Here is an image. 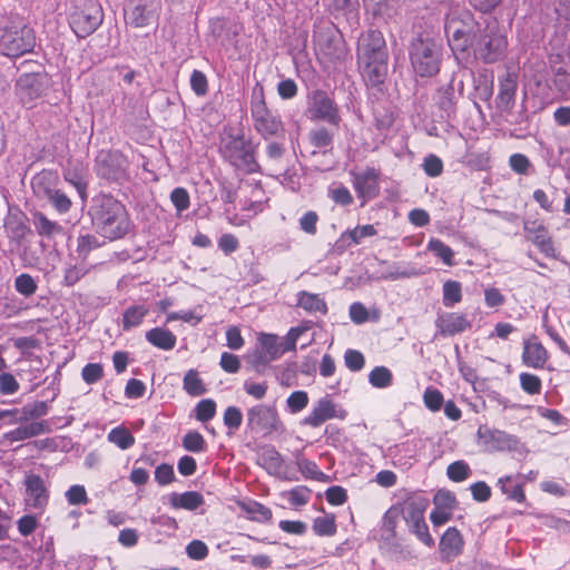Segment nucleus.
Wrapping results in <instances>:
<instances>
[{
    "mask_svg": "<svg viewBox=\"0 0 570 570\" xmlns=\"http://www.w3.org/2000/svg\"><path fill=\"white\" fill-rule=\"evenodd\" d=\"M108 441L116 444L121 450H127L134 445L135 438L128 429L124 426H117L109 432Z\"/></svg>",
    "mask_w": 570,
    "mask_h": 570,
    "instance_id": "obj_38",
    "label": "nucleus"
},
{
    "mask_svg": "<svg viewBox=\"0 0 570 570\" xmlns=\"http://www.w3.org/2000/svg\"><path fill=\"white\" fill-rule=\"evenodd\" d=\"M14 287L19 294H21L26 297L32 296L38 289V285H37L36 281L33 279V277L26 273L20 274L16 278Z\"/></svg>",
    "mask_w": 570,
    "mask_h": 570,
    "instance_id": "obj_45",
    "label": "nucleus"
},
{
    "mask_svg": "<svg viewBox=\"0 0 570 570\" xmlns=\"http://www.w3.org/2000/svg\"><path fill=\"white\" fill-rule=\"evenodd\" d=\"M308 404V395L305 391H294L286 400L291 413H298Z\"/></svg>",
    "mask_w": 570,
    "mask_h": 570,
    "instance_id": "obj_49",
    "label": "nucleus"
},
{
    "mask_svg": "<svg viewBox=\"0 0 570 570\" xmlns=\"http://www.w3.org/2000/svg\"><path fill=\"white\" fill-rule=\"evenodd\" d=\"M146 340L153 346L164 351L173 350L177 342L176 335L164 327H154L146 332Z\"/></svg>",
    "mask_w": 570,
    "mask_h": 570,
    "instance_id": "obj_27",
    "label": "nucleus"
},
{
    "mask_svg": "<svg viewBox=\"0 0 570 570\" xmlns=\"http://www.w3.org/2000/svg\"><path fill=\"white\" fill-rule=\"evenodd\" d=\"M330 197L335 204L341 206H347L353 203V196L345 186L330 189Z\"/></svg>",
    "mask_w": 570,
    "mask_h": 570,
    "instance_id": "obj_63",
    "label": "nucleus"
},
{
    "mask_svg": "<svg viewBox=\"0 0 570 570\" xmlns=\"http://www.w3.org/2000/svg\"><path fill=\"white\" fill-rule=\"evenodd\" d=\"M16 92L23 105H30L41 95V86L35 75H22L16 85Z\"/></svg>",
    "mask_w": 570,
    "mask_h": 570,
    "instance_id": "obj_23",
    "label": "nucleus"
},
{
    "mask_svg": "<svg viewBox=\"0 0 570 570\" xmlns=\"http://www.w3.org/2000/svg\"><path fill=\"white\" fill-rule=\"evenodd\" d=\"M184 390L191 396H200L207 392L199 373L191 368L184 376Z\"/></svg>",
    "mask_w": 570,
    "mask_h": 570,
    "instance_id": "obj_33",
    "label": "nucleus"
},
{
    "mask_svg": "<svg viewBox=\"0 0 570 570\" xmlns=\"http://www.w3.org/2000/svg\"><path fill=\"white\" fill-rule=\"evenodd\" d=\"M478 436L483 440L490 451H504L517 448L518 439L504 431L490 429L481 425L478 430Z\"/></svg>",
    "mask_w": 570,
    "mask_h": 570,
    "instance_id": "obj_15",
    "label": "nucleus"
},
{
    "mask_svg": "<svg viewBox=\"0 0 570 570\" xmlns=\"http://www.w3.org/2000/svg\"><path fill=\"white\" fill-rule=\"evenodd\" d=\"M353 186L361 198H374L379 194L380 173L375 168L368 167L362 173L351 171Z\"/></svg>",
    "mask_w": 570,
    "mask_h": 570,
    "instance_id": "obj_16",
    "label": "nucleus"
},
{
    "mask_svg": "<svg viewBox=\"0 0 570 570\" xmlns=\"http://www.w3.org/2000/svg\"><path fill=\"white\" fill-rule=\"evenodd\" d=\"M435 104L441 111V118L450 120L456 116V99L454 97L453 79L436 90Z\"/></svg>",
    "mask_w": 570,
    "mask_h": 570,
    "instance_id": "obj_22",
    "label": "nucleus"
},
{
    "mask_svg": "<svg viewBox=\"0 0 570 570\" xmlns=\"http://www.w3.org/2000/svg\"><path fill=\"white\" fill-rule=\"evenodd\" d=\"M97 233L109 240L125 237L130 229V219L126 207L112 196L97 197L89 209Z\"/></svg>",
    "mask_w": 570,
    "mask_h": 570,
    "instance_id": "obj_2",
    "label": "nucleus"
},
{
    "mask_svg": "<svg viewBox=\"0 0 570 570\" xmlns=\"http://www.w3.org/2000/svg\"><path fill=\"white\" fill-rule=\"evenodd\" d=\"M294 507L305 505L311 497V490L306 487H296L284 494Z\"/></svg>",
    "mask_w": 570,
    "mask_h": 570,
    "instance_id": "obj_50",
    "label": "nucleus"
},
{
    "mask_svg": "<svg viewBox=\"0 0 570 570\" xmlns=\"http://www.w3.org/2000/svg\"><path fill=\"white\" fill-rule=\"evenodd\" d=\"M423 400L425 406L433 412L439 411L444 402L442 393L439 390L431 387L425 390Z\"/></svg>",
    "mask_w": 570,
    "mask_h": 570,
    "instance_id": "obj_55",
    "label": "nucleus"
},
{
    "mask_svg": "<svg viewBox=\"0 0 570 570\" xmlns=\"http://www.w3.org/2000/svg\"><path fill=\"white\" fill-rule=\"evenodd\" d=\"M424 173L430 177H438L443 171V163L435 155H429L423 163Z\"/></svg>",
    "mask_w": 570,
    "mask_h": 570,
    "instance_id": "obj_60",
    "label": "nucleus"
},
{
    "mask_svg": "<svg viewBox=\"0 0 570 570\" xmlns=\"http://www.w3.org/2000/svg\"><path fill=\"white\" fill-rule=\"evenodd\" d=\"M258 460L261 465L272 475L279 474L284 464L281 453L274 446L264 448Z\"/></svg>",
    "mask_w": 570,
    "mask_h": 570,
    "instance_id": "obj_29",
    "label": "nucleus"
},
{
    "mask_svg": "<svg viewBox=\"0 0 570 570\" xmlns=\"http://www.w3.org/2000/svg\"><path fill=\"white\" fill-rule=\"evenodd\" d=\"M243 422L242 411L236 406H228L224 412V424L229 431H236Z\"/></svg>",
    "mask_w": 570,
    "mask_h": 570,
    "instance_id": "obj_52",
    "label": "nucleus"
},
{
    "mask_svg": "<svg viewBox=\"0 0 570 570\" xmlns=\"http://www.w3.org/2000/svg\"><path fill=\"white\" fill-rule=\"evenodd\" d=\"M183 446L186 451L199 453L205 451L206 441L197 431H189L183 438Z\"/></svg>",
    "mask_w": 570,
    "mask_h": 570,
    "instance_id": "obj_44",
    "label": "nucleus"
},
{
    "mask_svg": "<svg viewBox=\"0 0 570 570\" xmlns=\"http://www.w3.org/2000/svg\"><path fill=\"white\" fill-rule=\"evenodd\" d=\"M392 381V372L385 366H376L368 374V382L376 389L389 387Z\"/></svg>",
    "mask_w": 570,
    "mask_h": 570,
    "instance_id": "obj_39",
    "label": "nucleus"
},
{
    "mask_svg": "<svg viewBox=\"0 0 570 570\" xmlns=\"http://www.w3.org/2000/svg\"><path fill=\"white\" fill-rule=\"evenodd\" d=\"M247 425L252 431L271 434L279 430L282 423L275 407L259 404L247 411Z\"/></svg>",
    "mask_w": 570,
    "mask_h": 570,
    "instance_id": "obj_11",
    "label": "nucleus"
},
{
    "mask_svg": "<svg viewBox=\"0 0 570 570\" xmlns=\"http://www.w3.org/2000/svg\"><path fill=\"white\" fill-rule=\"evenodd\" d=\"M98 174L109 180H119L125 176V159L118 153H108L98 160Z\"/></svg>",
    "mask_w": 570,
    "mask_h": 570,
    "instance_id": "obj_18",
    "label": "nucleus"
},
{
    "mask_svg": "<svg viewBox=\"0 0 570 570\" xmlns=\"http://www.w3.org/2000/svg\"><path fill=\"white\" fill-rule=\"evenodd\" d=\"M190 87L197 96H205L208 90L207 77L200 70H194L190 76Z\"/></svg>",
    "mask_w": 570,
    "mask_h": 570,
    "instance_id": "obj_59",
    "label": "nucleus"
},
{
    "mask_svg": "<svg viewBox=\"0 0 570 570\" xmlns=\"http://www.w3.org/2000/svg\"><path fill=\"white\" fill-rule=\"evenodd\" d=\"M66 498L69 504H87L89 499L86 492L85 487L82 485H71L66 492Z\"/></svg>",
    "mask_w": 570,
    "mask_h": 570,
    "instance_id": "obj_58",
    "label": "nucleus"
},
{
    "mask_svg": "<svg viewBox=\"0 0 570 570\" xmlns=\"http://www.w3.org/2000/svg\"><path fill=\"white\" fill-rule=\"evenodd\" d=\"M344 362L352 372L361 371L365 365L364 355L356 350H347L344 354Z\"/></svg>",
    "mask_w": 570,
    "mask_h": 570,
    "instance_id": "obj_54",
    "label": "nucleus"
},
{
    "mask_svg": "<svg viewBox=\"0 0 570 570\" xmlns=\"http://www.w3.org/2000/svg\"><path fill=\"white\" fill-rule=\"evenodd\" d=\"M357 57L366 85L372 87L382 85L387 76L389 52L381 31L370 30L362 36Z\"/></svg>",
    "mask_w": 570,
    "mask_h": 570,
    "instance_id": "obj_1",
    "label": "nucleus"
},
{
    "mask_svg": "<svg viewBox=\"0 0 570 570\" xmlns=\"http://www.w3.org/2000/svg\"><path fill=\"white\" fill-rule=\"evenodd\" d=\"M553 85L559 92L570 91V73L562 67L554 71Z\"/></svg>",
    "mask_w": 570,
    "mask_h": 570,
    "instance_id": "obj_64",
    "label": "nucleus"
},
{
    "mask_svg": "<svg viewBox=\"0 0 570 570\" xmlns=\"http://www.w3.org/2000/svg\"><path fill=\"white\" fill-rule=\"evenodd\" d=\"M33 224L40 236L52 237L62 233V227L58 223L50 220L42 213L35 215Z\"/></svg>",
    "mask_w": 570,
    "mask_h": 570,
    "instance_id": "obj_31",
    "label": "nucleus"
},
{
    "mask_svg": "<svg viewBox=\"0 0 570 570\" xmlns=\"http://www.w3.org/2000/svg\"><path fill=\"white\" fill-rule=\"evenodd\" d=\"M100 246L98 238L94 235H85L78 238L77 253L83 259L88 254Z\"/></svg>",
    "mask_w": 570,
    "mask_h": 570,
    "instance_id": "obj_53",
    "label": "nucleus"
},
{
    "mask_svg": "<svg viewBox=\"0 0 570 570\" xmlns=\"http://www.w3.org/2000/svg\"><path fill=\"white\" fill-rule=\"evenodd\" d=\"M428 249L433 252L438 257H440L445 265H454V252L442 240L432 238L428 244Z\"/></svg>",
    "mask_w": 570,
    "mask_h": 570,
    "instance_id": "obj_41",
    "label": "nucleus"
},
{
    "mask_svg": "<svg viewBox=\"0 0 570 570\" xmlns=\"http://www.w3.org/2000/svg\"><path fill=\"white\" fill-rule=\"evenodd\" d=\"M104 20V12L99 3L86 1L75 7L69 16V24L78 38H86L94 33Z\"/></svg>",
    "mask_w": 570,
    "mask_h": 570,
    "instance_id": "obj_9",
    "label": "nucleus"
},
{
    "mask_svg": "<svg viewBox=\"0 0 570 570\" xmlns=\"http://www.w3.org/2000/svg\"><path fill=\"white\" fill-rule=\"evenodd\" d=\"M308 140L318 149L332 147L334 134L325 127H317L309 130Z\"/></svg>",
    "mask_w": 570,
    "mask_h": 570,
    "instance_id": "obj_36",
    "label": "nucleus"
},
{
    "mask_svg": "<svg viewBox=\"0 0 570 570\" xmlns=\"http://www.w3.org/2000/svg\"><path fill=\"white\" fill-rule=\"evenodd\" d=\"M410 57L414 71L421 77H432L440 70L441 49L432 39H414Z\"/></svg>",
    "mask_w": 570,
    "mask_h": 570,
    "instance_id": "obj_6",
    "label": "nucleus"
},
{
    "mask_svg": "<svg viewBox=\"0 0 570 570\" xmlns=\"http://www.w3.org/2000/svg\"><path fill=\"white\" fill-rule=\"evenodd\" d=\"M462 299L461 284L455 281H446L443 284V304L451 307Z\"/></svg>",
    "mask_w": 570,
    "mask_h": 570,
    "instance_id": "obj_43",
    "label": "nucleus"
},
{
    "mask_svg": "<svg viewBox=\"0 0 570 570\" xmlns=\"http://www.w3.org/2000/svg\"><path fill=\"white\" fill-rule=\"evenodd\" d=\"M470 466L464 461H455L448 466L446 474L450 480L461 482L469 478Z\"/></svg>",
    "mask_w": 570,
    "mask_h": 570,
    "instance_id": "obj_48",
    "label": "nucleus"
},
{
    "mask_svg": "<svg viewBox=\"0 0 570 570\" xmlns=\"http://www.w3.org/2000/svg\"><path fill=\"white\" fill-rule=\"evenodd\" d=\"M507 38L500 32L497 22L487 23L476 29L471 40L470 49L476 59L484 63H494L501 60L507 50Z\"/></svg>",
    "mask_w": 570,
    "mask_h": 570,
    "instance_id": "obj_3",
    "label": "nucleus"
},
{
    "mask_svg": "<svg viewBox=\"0 0 570 570\" xmlns=\"http://www.w3.org/2000/svg\"><path fill=\"white\" fill-rule=\"evenodd\" d=\"M520 384L522 390L529 394H539L541 391V380L534 374L521 373Z\"/></svg>",
    "mask_w": 570,
    "mask_h": 570,
    "instance_id": "obj_56",
    "label": "nucleus"
},
{
    "mask_svg": "<svg viewBox=\"0 0 570 570\" xmlns=\"http://www.w3.org/2000/svg\"><path fill=\"white\" fill-rule=\"evenodd\" d=\"M480 27L481 23L474 21L470 12L463 13L461 18L454 13L446 17L444 30L458 60L470 57V43Z\"/></svg>",
    "mask_w": 570,
    "mask_h": 570,
    "instance_id": "obj_5",
    "label": "nucleus"
},
{
    "mask_svg": "<svg viewBox=\"0 0 570 570\" xmlns=\"http://www.w3.org/2000/svg\"><path fill=\"white\" fill-rule=\"evenodd\" d=\"M48 431V426L45 422H31L26 425L16 428L8 432L6 438L10 442L23 441L33 436H38Z\"/></svg>",
    "mask_w": 570,
    "mask_h": 570,
    "instance_id": "obj_28",
    "label": "nucleus"
},
{
    "mask_svg": "<svg viewBox=\"0 0 570 570\" xmlns=\"http://www.w3.org/2000/svg\"><path fill=\"white\" fill-rule=\"evenodd\" d=\"M524 232L527 238L535 244L547 256H554V247L546 226L538 222H525Z\"/></svg>",
    "mask_w": 570,
    "mask_h": 570,
    "instance_id": "obj_21",
    "label": "nucleus"
},
{
    "mask_svg": "<svg viewBox=\"0 0 570 570\" xmlns=\"http://www.w3.org/2000/svg\"><path fill=\"white\" fill-rule=\"evenodd\" d=\"M51 176L52 174L50 171L38 174L32 180V188L38 195L48 198L59 213H67L71 207V200L63 191L52 189L47 185Z\"/></svg>",
    "mask_w": 570,
    "mask_h": 570,
    "instance_id": "obj_13",
    "label": "nucleus"
},
{
    "mask_svg": "<svg viewBox=\"0 0 570 570\" xmlns=\"http://www.w3.org/2000/svg\"><path fill=\"white\" fill-rule=\"evenodd\" d=\"M549 358L546 347L532 336L523 342L522 361L523 364L532 368H543Z\"/></svg>",
    "mask_w": 570,
    "mask_h": 570,
    "instance_id": "obj_19",
    "label": "nucleus"
},
{
    "mask_svg": "<svg viewBox=\"0 0 570 570\" xmlns=\"http://www.w3.org/2000/svg\"><path fill=\"white\" fill-rule=\"evenodd\" d=\"M102 375L104 368L102 365L99 363H89L81 371L82 380L87 384H94L98 382L102 377Z\"/></svg>",
    "mask_w": 570,
    "mask_h": 570,
    "instance_id": "obj_57",
    "label": "nucleus"
},
{
    "mask_svg": "<svg viewBox=\"0 0 570 570\" xmlns=\"http://www.w3.org/2000/svg\"><path fill=\"white\" fill-rule=\"evenodd\" d=\"M35 45V32L26 24L0 28V49L8 57H19L30 52Z\"/></svg>",
    "mask_w": 570,
    "mask_h": 570,
    "instance_id": "obj_7",
    "label": "nucleus"
},
{
    "mask_svg": "<svg viewBox=\"0 0 570 570\" xmlns=\"http://www.w3.org/2000/svg\"><path fill=\"white\" fill-rule=\"evenodd\" d=\"M169 504L174 509L194 511L204 504V497L197 491L173 492L169 495Z\"/></svg>",
    "mask_w": 570,
    "mask_h": 570,
    "instance_id": "obj_25",
    "label": "nucleus"
},
{
    "mask_svg": "<svg viewBox=\"0 0 570 570\" xmlns=\"http://www.w3.org/2000/svg\"><path fill=\"white\" fill-rule=\"evenodd\" d=\"M220 151L230 165L248 174L256 173L259 168L253 147L243 136H229L223 141Z\"/></svg>",
    "mask_w": 570,
    "mask_h": 570,
    "instance_id": "obj_8",
    "label": "nucleus"
},
{
    "mask_svg": "<svg viewBox=\"0 0 570 570\" xmlns=\"http://www.w3.org/2000/svg\"><path fill=\"white\" fill-rule=\"evenodd\" d=\"M216 414V403L212 399H204L195 407L196 419L200 422H207Z\"/></svg>",
    "mask_w": 570,
    "mask_h": 570,
    "instance_id": "obj_47",
    "label": "nucleus"
},
{
    "mask_svg": "<svg viewBox=\"0 0 570 570\" xmlns=\"http://www.w3.org/2000/svg\"><path fill=\"white\" fill-rule=\"evenodd\" d=\"M297 305L305 311L313 312H327L326 303L323 298H321L317 294H312L306 291H302L298 293Z\"/></svg>",
    "mask_w": 570,
    "mask_h": 570,
    "instance_id": "obj_30",
    "label": "nucleus"
},
{
    "mask_svg": "<svg viewBox=\"0 0 570 570\" xmlns=\"http://www.w3.org/2000/svg\"><path fill=\"white\" fill-rule=\"evenodd\" d=\"M463 539L456 528H449L441 538L440 550L448 558L456 557L463 548Z\"/></svg>",
    "mask_w": 570,
    "mask_h": 570,
    "instance_id": "obj_26",
    "label": "nucleus"
},
{
    "mask_svg": "<svg viewBox=\"0 0 570 570\" xmlns=\"http://www.w3.org/2000/svg\"><path fill=\"white\" fill-rule=\"evenodd\" d=\"M154 17L153 10L146 4H137L129 13V23L136 28L145 27L150 23Z\"/></svg>",
    "mask_w": 570,
    "mask_h": 570,
    "instance_id": "obj_40",
    "label": "nucleus"
},
{
    "mask_svg": "<svg viewBox=\"0 0 570 570\" xmlns=\"http://www.w3.org/2000/svg\"><path fill=\"white\" fill-rule=\"evenodd\" d=\"M435 326L438 328V334L442 336H453L470 328L471 323L464 315L446 313L436 318Z\"/></svg>",
    "mask_w": 570,
    "mask_h": 570,
    "instance_id": "obj_20",
    "label": "nucleus"
},
{
    "mask_svg": "<svg viewBox=\"0 0 570 570\" xmlns=\"http://www.w3.org/2000/svg\"><path fill=\"white\" fill-rule=\"evenodd\" d=\"M510 167L513 171L520 175H527L529 168L531 167V163L529 158L523 154H513L509 159Z\"/></svg>",
    "mask_w": 570,
    "mask_h": 570,
    "instance_id": "obj_62",
    "label": "nucleus"
},
{
    "mask_svg": "<svg viewBox=\"0 0 570 570\" xmlns=\"http://www.w3.org/2000/svg\"><path fill=\"white\" fill-rule=\"evenodd\" d=\"M510 481V476L501 478L499 480L501 491L508 497V499L514 500L519 503L523 502L525 500V494L522 484H515L514 487L510 488L508 485Z\"/></svg>",
    "mask_w": 570,
    "mask_h": 570,
    "instance_id": "obj_46",
    "label": "nucleus"
},
{
    "mask_svg": "<svg viewBox=\"0 0 570 570\" xmlns=\"http://www.w3.org/2000/svg\"><path fill=\"white\" fill-rule=\"evenodd\" d=\"M30 235H32V230L23 223H14L9 226V237L17 246L23 245Z\"/></svg>",
    "mask_w": 570,
    "mask_h": 570,
    "instance_id": "obj_51",
    "label": "nucleus"
},
{
    "mask_svg": "<svg viewBox=\"0 0 570 570\" xmlns=\"http://www.w3.org/2000/svg\"><path fill=\"white\" fill-rule=\"evenodd\" d=\"M519 76L514 70H507L499 76V92L495 98L497 108L504 114H510L515 105Z\"/></svg>",
    "mask_w": 570,
    "mask_h": 570,
    "instance_id": "obj_14",
    "label": "nucleus"
},
{
    "mask_svg": "<svg viewBox=\"0 0 570 570\" xmlns=\"http://www.w3.org/2000/svg\"><path fill=\"white\" fill-rule=\"evenodd\" d=\"M428 505L429 500L423 497L410 498L404 501L402 514L409 527L424 519Z\"/></svg>",
    "mask_w": 570,
    "mask_h": 570,
    "instance_id": "obj_24",
    "label": "nucleus"
},
{
    "mask_svg": "<svg viewBox=\"0 0 570 570\" xmlns=\"http://www.w3.org/2000/svg\"><path fill=\"white\" fill-rule=\"evenodd\" d=\"M187 556L193 560H203L208 556V548L200 540H193L186 547Z\"/></svg>",
    "mask_w": 570,
    "mask_h": 570,
    "instance_id": "obj_61",
    "label": "nucleus"
},
{
    "mask_svg": "<svg viewBox=\"0 0 570 570\" xmlns=\"http://www.w3.org/2000/svg\"><path fill=\"white\" fill-rule=\"evenodd\" d=\"M259 342L268 360H276L285 353L282 341L275 334H262Z\"/></svg>",
    "mask_w": 570,
    "mask_h": 570,
    "instance_id": "obj_32",
    "label": "nucleus"
},
{
    "mask_svg": "<svg viewBox=\"0 0 570 570\" xmlns=\"http://www.w3.org/2000/svg\"><path fill=\"white\" fill-rule=\"evenodd\" d=\"M240 508L258 522H268L273 517L272 510L257 501L240 503Z\"/></svg>",
    "mask_w": 570,
    "mask_h": 570,
    "instance_id": "obj_37",
    "label": "nucleus"
},
{
    "mask_svg": "<svg viewBox=\"0 0 570 570\" xmlns=\"http://www.w3.org/2000/svg\"><path fill=\"white\" fill-rule=\"evenodd\" d=\"M346 411L341 409L333 400L326 395L320 399L313 406L311 413L302 421L303 425L318 428L327 420L344 419Z\"/></svg>",
    "mask_w": 570,
    "mask_h": 570,
    "instance_id": "obj_12",
    "label": "nucleus"
},
{
    "mask_svg": "<svg viewBox=\"0 0 570 570\" xmlns=\"http://www.w3.org/2000/svg\"><path fill=\"white\" fill-rule=\"evenodd\" d=\"M26 502L29 507L42 510L49 501V492L42 478L38 474H28L24 480Z\"/></svg>",
    "mask_w": 570,
    "mask_h": 570,
    "instance_id": "obj_17",
    "label": "nucleus"
},
{
    "mask_svg": "<svg viewBox=\"0 0 570 570\" xmlns=\"http://www.w3.org/2000/svg\"><path fill=\"white\" fill-rule=\"evenodd\" d=\"M313 531L320 537H331L336 532L334 515L318 517L313 521Z\"/></svg>",
    "mask_w": 570,
    "mask_h": 570,
    "instance_id": "obj_42",
    "label": "nucleus"
},
{
    "mask_svg": "<svg viewBox=\"0 0 570 570\" xmlns=\"http://www.w3.org/2000/svg\"><path fill=\"white\" fill-rule=\"evenodd\" d=\"M307 115L313 121H325L338 127L341 122L337 104L324 90L316 89L308 95Z\"/></svg>",
    "mask_w": 570,
    "mask_h": 570,
    "instance_id": "obj_10",
    "label": "nucleus"
},
{
    "mask_svg": "<svg viewBox=\"0 0 570 570\" xmlns=\"http://www.w3.org/2000/svg\"><path fill=\"white\" fill-rule=\"evenodd\" d=\"M148 309L140 305L129 306L124 312L122 317V328L125 331L130 330L131 327H136L141 324L144 317L147 315Z\"/></svg>",
    "mask_w": 570,
    "mask_h": 570,
    "instance_id": "obj_35",
    "label": "nucleus"
},
{
    "mask_svg": "<svg viewBox=\"0 0 570 570\" xmlns=\"http://www.w3.org/2000/svg\"><path fill=\"white\" fill-rule=\"evenodd\" d=\"M250 115L255 130L264 138L278 137L284 134V124L266 105L264 87L256 82L250 95Z\"/></svg>",
    "mask_w": 570,
    "mask_h": 570,
    "instance_id": "obj_4",
    "label": "nucleus"
},
{
    "mask_svg": "<svg viewBox=\"0 0 570 570\" xmlns=\"http://www.w3.org/2000/svg\"><path fill=\"white\" fill-rule=\"evenodd\" d=\"M48 411L49 406L45 401H36L33 403H28L22 406L21 415L16 421L24 422L29 420L39 419L41 416L47 415Z\"/></svg>",
    "mask_w": 570,
    "mask_h": 570,
    "instance_id": "obj_34",
    "label": "nucleus"
}]
</instances>
